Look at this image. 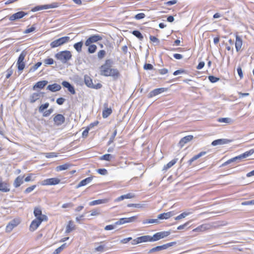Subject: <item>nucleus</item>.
Listing matches in <instances>:
<instances>
[{
    "label": "nucleus",
    "instance_id": "09e8293b",
    "mask_svg": "<svg viewBox=\"0 0 254 254\" xmlns=\"http://www.w3.org/2000/svg\"><path fill=\"white\" fill-rule=\"evenodd\" d=\"M105 55H106V52L104 50H100L98 53V55H97L98 58L99 59H102L105 57Z\"/></svg>",
    "mask_w": 254,
    "mask_h": 254
},
{
    "label": "nucleus",
    "instance_id": "ddd939ff",
    "mask_svg": "<svg viewBox=\"0 0 254 254\" xmlns=\"http://www.w3.org/2000/svg\"><path fill=\"white\" fill-rule=\"evenodd\" d=\"M9 185L8 183L3 182L1 178H0V191L3 192L9 191Z\"/></svg>",
    "mask_w": 254,
    "mask_h": 254
},
{
    "label": "nucleus",
    "instance_id": "0eeeda50",
    "mask_svg": "<svg viewBox=\"0 0 254 254\" xmlns=\"http://www.w3.org/2000/svg\"><path fill=\"white\" fill-rule=\"evenodd\" d=\"M176 244V242H172L169 243L164 244L161 246H156L151 249L148 252V254H152L154 252L161 251L167 249L170 247H172Z\"/></svg>",
    "mask_w": 254,
    "mask_h": 254
},
{
    "label": "nucleus",
    "instance_id": "7c9ffc66",
    "mask_svg": "<svg viewBox=\"0 0 254 254\" xmlns=\"http://www.w3.org/2000/svg\"><path fill=\"white\" fill-rule=\"evenodd\" d=\"M108 202V200L107 199H97L93 200L89 202V205L93 206L96 205H98L103 203H106Z\"/></svg>",
    "mask_w": 254,
    "mask_h": 254
},
{
    "label": "nucleus",
    "instance_id": "8fccbe9b",
    "mask_svg": "<svg viewBox=\"0 0 254 254\" xmlns=\"http://www.w3.org/2000/svg\"><path fill=\"white\" fill-rule=\"evenodd\" d=\"M208 79L210 80V81L212 83H215L218 81L219 80V78L218 77H216L215 76H214L213 75H210L208 76Z\"/></svg>",
    "mask_w": 254,
    "mask_h": 254
},
{
    "label": "nucleus",
    "instance_id": "423d86ee",
    "mask_svg": "<svg viewBox=\"0 0 254 254\" xmlns=\"http://www.w3.org/2000/svg\"><path fill=\"white\" fill-rule=\"evenodd\" d=\"M113 64V61L108 59L106 60L105 64L100 67V74L106 76V73H108L109 71L112 69L111 66Z\"/></svg>",
    "mask_w": 254,
    "mask_h": 254
},
{
    "label": "nucleus",
    "instance_id": "9d476101",
    "mask_svg": "<svg viewBox=\"0 0 254 254\" xmlns=\"http://www.w3.org/2000/svg\"><path fill=\"white\" fill-rule=\"evenodd\" d=\"M43 92H34L31 94L29 97V102L31 103H34L38 101L41 97L43 96Z\"/></svg>",
    "mask_w": 254,
    "mask_h": 254
},
{
    "label": "nucleus",
    "instance_id": "f704fd0d",
    "mask_svg": "<svg viewBox=\"0 0 254 254\" xmlns=\"http://www.w3.org/2000/svg\"><path fill=\"white\" fill-rule=\"evenodd\" d=\"M111 108H106L102 112V116L103 118H106L109 117L112 113Z\"/></svg>",
    "mask_w": 254,
    "mask_h": 254
},
{
    "label": "nucleus",
    "instance_id": "a19ab883",
    "mask_svg": "<svg viewBox=\"0 0 254 254\" xmlns=\"http://www.w3.org/2000/svg\"><path fill=\"white\" fill-rule=\"evenodd\" d=\"M42 65L41 62H38L35 64L33 66H32L30 69V71H35L37 70L41 65Z\"/></svg>",
    "mask_w": 254,
    "mask_h": 254
},
{
    "label": "nucleus",
    "instance_id": "a211bd4d",
    "mask_svg": "<svg viewBox=\"0 0 254 254\" xmlns=\"http://www.w3.org/2000/svg\"><path fill=\"white\" fill-rule=\"evenodd\" d=\"M165 90V88H159L155 89L154 90L150 92L148 95V97L149 98H152L161 93L164 92Z\"/></svg>",
    "mask_w": 254,
    "mask_h": 254
},
{
    "label": "nucleus",
    "instance_id": "a878e982",
    "mask_svg": "<svg viewBox=\"0 0 254 254\" xmlns=\"http://www.w3.org/2000/svg\"><path fill=\"white\" fill-rule=\"evenodd\" d=\"M47 89L52 92H56L59 91L61 89V86L60 85L54 83L51 85H49Z\"/></svg>",
    "mask_w": 254,
    "mask_h": 254
},
{
    "label": "nucleus",
    "instance_id": "79ce46f5",
    "mask_svg": "<svg viewBox=\"0 0 254 254\" xmlns=\"http://www.w3.org/2000/svg\"><path fill=\"white\" fill-rule=\"evenodd\" d=\"M49 106V103L48 102L41 105L39 107V112H43L45 109L48 108Z\"/></svg>",
    "mask_w": 254,
    "mask_h": 254
},
{
    "label": "nucleus",
    "instance_id": "de8ad7c7",
    "mask_svg": "<svg viewBox=\"0 0 254 254\" xmlns=\"http://www.w3.org/2000/svg\"><path fill=\"white\" fill-rule=\"evenodd\" d=\"M126 220V223H131L134 222L137 218V216H133L129 218H125Z\"/></svg>",
    "mask_w": 254,
    "mask_h": 254
},
{
    "label": "nucleus",
    "instance_id": "6e6d98bb",
    "mask_svg": "<svg viewBox=\"0 0 254 254\" xmlns=\"http://www.w3.org/2000/svg\"><path fill=\"white\" fill-rule=\"evenodd\" d=\"M117 129H115L110 138V140L108 142L109 144H111V143H112L113 142L114 139L117 135Z\"/></svg>",
    "mask_w": 254,
    "mask_h": 254
},
{
    "label": "nucleus",
    "instance_id": "c85d7f7f",
    "mask_svg": "<svg viewBox=\"0 0 254 254\" xmlns=\"http://www.w3.org/2000/svg\"><path fill=\"white\" fill-rule=\"evenodd\" d=\"M70 165L67 163L64 164V176L68 175H72L74 173L76 172V170L74 169H71V170H68L70 167Z\"/></svg>",
    "mask_w": 254,
    "mask_h": 254
},
{
    "label": "nucleus",
    "instance_id": "680f3d73",
    "mask_svg": "<svg viewBox=\"0 0 254 254\" xmlns=\"http://www.w3.org/2000/svg\"><path fill=\"white\" fill-rule=\"evenodd\" d=\"M242 205H254V199L250 200V201H244L242 203Z\"/></svg>",
    "mask_w": 254,
    "mask_h": 254
},
{
    "label": "nucleus",
    "instance_id": "603ef678",
    "mask_svg": "<svg viewBox=\"0 0 254 254\" xmlns=\"http://www.w3.org/2000/svg\"><path fill=\"white\" fill-rule=\"evenodd\" d=\"M125 218H122L119 219V221L115 222L116 225H122L126 223V220Z\"/></svg>",
    "mask_w": 254,
    "mask_h": 254
},
{
    "label": "nucleus",
    "instance_id": "4d7b16f0",
    "mask_svg": "<svg viewBox=\"0 0 254 254\" xmlns=\"http://www.w3.org/2000/svg\"><path fill=\"white\" fill-rule=\"evenodd\" d=\"M6 78L8 79L12 74V73H13V70L11 68H9L8 69L6 70Z\"/></svg>",
    "mask_w": 254,
    "mask_h": 254
},
{
    "label": "nucleus",
    "instance_id": "5fc2aeb1",
    "mask_svg": "<svg viewBox=\"0 0 254 254\" xmlns=\"http://www.w3.org/2000/svg\"><path fill=\"white\" fill-rule=\"evenodd\" d=\"M45 156L48 158H53L57 156V154L54 152L46 153H45Z\"/></svg>",
    "mask_w": 254,
    "mask_h": 254
},
{
    "label": "nucleus",
    "instance_id": "ea45409f",
    "mask_svg": "<svg viewBox=\"0 0 254 254\" xmlns=\"http://www.w3.org/2000/svg\"><path fill=\"white\" fill-rule=\"evenodd\" d=\"M89 47H88V51L89 53H91V54H92V53H94L95 52L96 49H97V47L95 45H89V46H88Z\"/></svg>",
    "mask_w": 254,
    "mask_h": 254
},
{
    "label": "nucleus",
    "instance_id": "20e7f679",
    "mask_svg": "<svg viewBox=\"0 0 254 254\" xmlns=\"http://www.w3.org/2000/svg\"><path fill=\"white\" fill-rule=\"evenodd\" d=\"M26 54L27 52L25 51H23L18 58L16 65L17 66V69L19 71H22L25 67V63L24 61Z\"/></svg>",
    "mask_w": 254,
    "mask_h": 254
},
{
    "label": "nucleus",
    "instance_id": "4468645a",
    "mask_svg": "<svg viewBox=\"0 0 254 254\" xmlns=\"http://www.w3.org/2000/svg\"><path fill=\"white\" fill-rule=\"evenodd\" d=\"M106 74V76H112L115 79L118 78L120 75V72L117 68L111 69Z\"/></svg>",
    "mask_w": 254,
    "mask_h": 254
},
{
    "label": "nucleus",
    "instance_id": "338daca9",
    "mask_svg": "<svg viewBox=\"0 0 254 254\" xmlns=\"http://www.w3.org/2000/svg\"><path fill=\"white\" fill-rule=\"evenodd\" d=\"M149 39L152 42L157 43V44L159 43V40L155 36H150Z\"/></svg>",
    "mask_w": 254,
    "mask_h": 254
},
{
    "label": "nucleus",
    "instance_id": "1a4fd4ad",
    "mask_svg": "<svg viewBox=\"0 0 254 254\" xmlns=\"http://www.w3.org/2000/svg\"><path fill=\"white\" fill-rule=\"evenodd\" d=\"M61 182V180L58 178L47 179L43 181L41 184L42 186L56 185Z\"/></svg>",
    "mask_w": 254,
    "mask_h": 254
},
{
    "label": "nucleus",
    "instance_id": "774afa93",
    "mask_svg": "<svg viewBox=\"0 0 254 254\" xmlns=\"http://www.w3.org/2000/svg\"><path fill=\"white\" fill-rule=\"evenodd\" d=\"M63 246L64 245H62L61 247L55 250L53 254H59L63 250Z\"/></svg>",
    "mask_w": 254,
    "mask_h": 254
},
{
    "label": "nucleus",
    "instance_id": "f03ea898",
    "mask_svg": "<svg viewBox=\"0 0 254 254\" xmlns=\"http://www.w3.org/2000/svg\"><path fill=\"white\" fill-rule=\"evenodd\" d=\"M225 224H219V222H212L210 223H205L198 226L196 228L192 230L194 232H202L205 231L210 230L212 228H216L221 226H224Z\"/></svg>",
    "mask_w": 254,
    "mask_h": 254
},
{
    "label": "nucleus",
    "instance_id": "b1692460",
    "mask_svg": "<svg viewBox=\"0 0 254 254\" xmlns=\"http://www.w3.org/2000/svg\"><path fill=\"white\" fill-rule=\"evenodd\" d=\"M230 141L227 139H218L213 141L211 143L212 146L222 145L229 143Z\"/></svg>",
    "mask_w": 254,
    "mask_h": 254
},
{
    "label": "nucleus",
    "instance_id": "0e129e2a",
    "mask_svg": "<svg viewBox=\"0 0 254 254\" xmlns=\"http://www.w3.org/2000/svg\"><path fill=\"white\" fill-rule=\"evenodd\" d=\"M35 30V27L33 26L31 27L30 28H27L25 30L24 33L25 34H28V33H31L32 32H33Z\"/></svg>",
    "mask_w": 254,
    "mask_h": 254
},
{
    "label": "nucleus",
    "instance_id": "052dcab7",
    "mask_svg": "<svg viewBox=\"0 0 254 254\" xmlns=\"http://www.w3.org/2000/svg\"><path fill=\"white\" fill-rule=\"evenodd\" d=\"M127 206L128 207L140 208L142 207V205L140 204L129 203L127 205Z\"/></svg>",
    "mask_w": 254,
    "mask_h": 254
},
{
    "label": "nucleus",
    "instance_id": "864d4df0",
    "mask_svg": "<svg viewBox=\"0 0 254 254\" xmlns=\"http://www.w3.org/2000/svg\"><path fill=\"white\" fill-rule=\"evenodd\" d=\"M57 60H62L64 59V51H61L57 53L55 56Z\"/></svg>",
    "mask_w": 254,
    "mask_h": 254
},
{
    "label": "nucleus",
    "instance_id": "5701e85b",
    "mask_svg": "<svg viewBox=\"0 0 254 254\" xmlns=\"http://www.w3.org/2000/svg\"><path fill=\"white\" fill-rule=\"evenodd\" d=\"M64 44V37L60 38L51 43V48H54L61 46Z\"/></svg>",
    "mask_w": 254,
    "mask_h": 254
},
{
    "label": "nucleus",
    "instance_id": "72a5a7b5",
    "mask_svg": "<svg viewBox=\"0 0 254 254\" xmlns=\"http://www.w3.org/2000/svg\"><path fill=\"white\" fill-rule=\"evenodd\" d=\"M178 160V159H174L169 162L168 163H167L166 165H164L163 168V170L167 171L168 169L170 168L171 167H172L174 165H175L177 161Z\"/></svg>",
    "mask_w": 254,
    "mask_h": 254
},
{
    "label": "nucleus",
    "instance_id": "13d9d810",
    "mask_svg": "<svg viewBox=\"0 0 254 254\" xmlns=\"http://www.w3.org/2000/svg\"><path fill=\"white\" fill-rule=\"evenodd\" d=\"M145 16V15L144 13H140L137 14L135 16V18L136 19L139 20V19H142V18H144Z\"/></svg>",
    "mask_w": 254,
    "mask_h": 254
},
{
    "label": "nucleus",
    "instance_id": "4be33fe9",
    "mask_svg": "<svg viewBox=\"0 0 254 254\" xmlns=\"http://www.w3.org/2000/svg\"><path fill=\"white\" fill-rule=\"evenodd\" d=\"M92 177L86 178V179L80 181L79 183L76 186V188L78 189L81 187L86 186L88 184L90 183L92 181Z\"/></svg>",
    "mask_w": 254,
    "mask_h": 254
},
{
    "label": "nucleus",
    "instance_id": "a18cd8bd",
    "mask_svg": "<svg viewBox=\"0 0 254 254\" xmlns=\"http://www.w3.org/2000/svg\"><path fill=\"white\" fill-rule=\"evenodd\" d=\"M71 58V54L68 51H64V63Z\"/></svg>",
    "mask_w": 254,
    "mask_h": 254
},
{
    "label": "nucleus",
    "instance_id": "cd10ccee",
    "mask_svg": "<svg viewBox=\"0 0 254 254\" xmlns=\"http://www.w3.org/2000/svg\"><path fill=\"white\" fill-rule=\"evenodd\" d=\"M206 154V151H202L199 153L198 154L194 155L193 157H192L188 161L189 165H191V163L195 160L199 158L200 157L204 156Z\"/></svg>",
    "mask_w": 254,
    "mask_h": 254
},
{
    "label": "nucleus",
    "instance_id": "bf43d9fd",
    "mask_svg": "<svg viewBox=\"0 0 254 254\" xmlns=\"http://www.w3.org/2000/svg\"><path fill=\"white\" fill-rule=\"evenodd\" d=\"M44 63L46 64H54V60L52 58L46 59L44 60Z\"/></svg>",
    "mask_w": 254,
    "mask_h": 254
},
{
    "label": "nucleus",
    "instance_id": "f3484780",
    "mask_svg": "<svg viewBox=\"0 0 254 254\" xmlns=\"http://www.w3.org/2000/svg\"><path fill=\"white\" fill-rule=\"evenodd\" d=\"M75 228L76 226L74 223V222L70 220L68 222V223L66 226L65 233L68 234L74 231Z\"/></svg>",
    "mask_w": 254,
    "mask_h": 254
},
{
    "label": "nucleus",
    "instance_id": "e2e57ef3",
    "mask_svg": "<svg viewBox=\"0 0 254 254\" xmlns=\"http://www.w3.org/2000/svg\"><path fill=\"white\" fill-rule=\"evenodd\" d=\"M144 69L146 70H151L153 68V66L151 64H145L144 65Z\"/></svg>",
    "mask_w": 254,
    "mask_h": 254
},
{
    "label": "nucleus",
    "instance_id": "aec40b11",
    "mask_svg": "<svg viewBox=\"0 0 254 254\" xmlns=\"http://www.w3.org/2000/svg\"><path fill=\"white\" fill-rule=\"evenodd\" d=\"M24 176H18L17 177L13 182V186L15 188L20 187L23 183Z\"/></svg>",
    "mask_w": 254,
    "mask_h": 254
},
{
    "label": "nucleus",
    "instance_id": "bb28decb",
    "mask_svg": "<svg viewBox=\"0 0 254 254\" xmlns=\"http://www.w3.org/2000/svg\"><path fill=\"white\" fill-rule=\"evenodd\" d=\"M137 242L139 243L146 242H152L151 236L145 235L137 238Z\"/></svg>",
    "mask_w": 254,
    "mask_h": 254
},
{
    "label": "nucleus",
    "instance_id": "58836bf2",
    "mask_svg": "<svg viewBox=\"0 0 254 254\" xmlns=\"http://www.w3.org/2000/svg\"><path fill=\"white\" fill-rule=\"evenodd\" d=\"M217 121L219 123H230L232 120L229 118H219Z\"/></svg>",
    "mask_w": 254,
    "mask_h": 254
},
{
    "label": "nucleus",
    "instance_id": "e433bc0d",
    "mask_svg": "<svg viewBox=\"0 0 254 254\" xmlns=\"http://www.w3.org/2000/svg\"><path fill=\"white\" fill-rule=\"evenodd\" d=\"M82 45H83L82 42H77V43H75L73 45V47L78 52H80L81 51Z\"/></svg>",
    "mask_w": 254,
    "mask_h": 254
},
{
    "label": "nucleus",
    "instance_id": "c9c22d12",
    "mask_svg": "<svg viewBox=\"0 0 254 254\" xmlns=\"http://www.w3.org/2000/svg\"><path fill=\"white\" fill-rule=\"evenodd\" d=\"M159 219L158 218L157 219H146L143 221V224H145L147 223H159Z\"/></svg>",
    "mask_w": 254,
    "mask_h": 254
},
{
    "label": "nucleus",
    "instance_id": "dca6fc26",
    "mask_svg": "<svg viewBox=\"0 0 254 254\" xmlns=\"http://www.w3.org/2000/svg\"><path fill=\"white\" fill-rule=\"evenodd\" d=\"M48 83V81L46 80H42L38 81L34 85V86H33V89H42L47 85Z\"/></svg>",
    "mask_w": 254,
    "mask_h": 254
},
{
    "label": "nucleus",
    "instance_id": "9b49d317",
    "mask_svg": "<svg viewBox=\"0 0 254 254\" xmlns=\"http://www.w3.org/2000/svg\"><path fill=\"white\" fill-rule=\"evenodd\" d=\"M102 39V37L99 35H94L88 38L85 42L86 46H89L92 43L96 42Z\"/></svg>",
    "mask_w": 254,
    "mask_h": 254
},
{
    "label": "nucleus",
    "instance_id": "6ab92c4d",
    "mask_svg": "<svg viewBox=\"0 0 254 254\" xmlns=\"http://www.w3.org/2000/svg\"><path fill=\"white\" fill-rule=\"evenodd\" d=\"M55 125L59 126L64 123V116L61 114H57L54 118Z\"/></svg>",
    "mask_w": 254,
    "mask_h": 254
},
{
    "label": "nucleus",
    "instance_id": "3c124183",
    "mask_svg": "<svg viewBox=\"0 0 254 254\" xmlns=\"http://www.w3.org/2000/svg\"><path fill=\"white\" fill-rule=\"evenodd\" d=\"M97 172L100 175H106L108 174V171L106 169H99Z\"/></svg>",
    "mask_w": 254,
    "mask_h": 254
},
{
    "label": "nucleus",
    "instance_id": "412c9836",
    "mask_svg": "<svg viewBox=\"0 0 254 254\" xmlns=\"http://www.w3.org/2000/svg\"><path fill=\"white\" fill-rule=\"evenodd\" d=\"M243 40L242 38L238 35L236 36L235 47L237 52H239L242 46Z\"/></svg>",
    "mask_w": 254,
    "mask_h": 254
},
{
    "label": "nucleus",
    "instance_id": "c03bdc74",
    "mask_svg": "<svg viewBox=\"0 0 254 254\" xmlns=\"http://www.w3.org/2000/svg\"><path fill=\"white\" fill-rule=\"evenodd\" d=\"M112 156L110 154H106L100 157V159L102 160L110 161L111 160Z\"/></svg>",
    "mask_w": 254,
    "mask_h": 254
},
{
    "label": "nucleus",
    "instance_id": "c756f323",
    "mask_svg": "<svg viewBox=\"0 0 254 254\" xmlns=\"http://www.w3.org/2000/svg\"><path fill=\"white\" fill-rule=\"evenodd\" d=\"M84 83L87 86H88L89 88H91V87H93V83L92 82V80L90 76H89L87 75H85L84 76Z\"/></svg>",
    "mask_w": 254,
    "mask_h": 254
},
{
    "label": "nucleus",
    "instance_id": "49530a36",
    "mask_svg": "<svg viewBox=\"0 0 254 254\" xmlns=\"http://www.w3.org/2000/svg\"><path fill=\"white\" fill-rule=\"evenodd\" d=\"M36 185H32L29 187H28L24 190V193L27 194L31 192L36 188Z\"/></svg>",
    "mask_w": 254,
    "mask_h": 254
},
{
    "label": "nucleus",
    "instance_id": "f8f14e48",
    "mask_svg": "<svg viewBox=\"0 0 254 254\" xmlns=\"http://www.w3.org/2000/svg\"><path fill=\"white\" fill-rule=\"evenodd\" d=\"M26 15L27 13L24 11H19L11 15L9 17V19L10 21H14L16 19H21Z\"/></svg>",
    "mask_w": 254,
    "mask_h": 254
},
{
    "label": "nucleus",
    "instance_id": "7ed1b4c3",
    "mask_svg": "<svg viewBox=\"0 0 254 254\" xmlns=\"http://www.w3.org/2000/svg\"><path fill=\"white\" fill-rule=\"evenodd\" d=\"M253 153H254V149H252L248 151L245 152V153L238 155L237 156H236L235 157H233L225 162H224L223 164H222V166H225L226 165H227L232 162H235V161H239L241 160L242 159H245L251 155H252Z\"/></svg>",
    "mask_w": 254,
    "mask_h": 254
},
{
    "label": "nucleus",
    "instance_id": "6e6552de",
    "mask_svg": "<svg viewBox=\"0 0 254 254\" xmlns=\"http://www.w3.org/2000/svg\"><path fill=\"white\" fill-rule=\"evenodd\" d=\"M170 231H161L157 232L154 234L152 236H151V241H157L160 239H163L168 236L169 235H170Z\"/></svg>",
    "mask_w": 254,
    "mask_h": 254
},
{
    "label": "nucleus",
    "instance_id": "2eb2a0df",
    "mask_svg": "<svg viewBox=\"0 0 254 254\" xmlns=\"http://www.w3.org/2000/svg\"><path fill=\"white\" fill-rule=\"evenodd\" d=\"M193 138V136L191 135H187L182 138L179 143L181 148H182L186 143L190 141Z\"/></svg>",
    "mask_w": 254,
    "mask_h": 254
},
{
    "label": "nucleus",
    "instance_id": "473e14b6",
    "mask_svg": "<svg viewBox=\"0 0 254 254\" xmlns=\"http://www.w3.org/2000/svg\"><path fill=\"white\" fill-rule=\"evenodd\" d=\"M53 6H52L50 5H40L34 7L32 9V11H37L39 10H41L42 9H46L50 8H52Z\"/></svg>",
    "mask_w": 254,
    "mask_h": 254
},
{
    "label": "nucleus",
    "instance_id": "69168bd1",
    "mask_svg": "<svg viewBox=\"0 0 254 254\" xmlns=\"http://www.w3.org/2000/svg\"><path fill=\"white\" fill-rule=\"evenodd\" d=\"M105 246L103 245H100L95 249V251L103 252L104 251Z\"/></svg>",
    "mask_w": 254,
    "mask_h": 254
},
{
    "label": "nucleus",
    "instance_id": "393cba45",
    "mask_svg": "<svg viewBox=\"0 0 254 254\" xmlns=\"http://www.w3.org/2000/svg\"><path fill=\"white\" fill-rule=\"evenodd\" d=\"M174 215L173 212L170 211L166 213L160 214L158 215L157 218L159 219H167Z\"/></svg>",
    "mask_w": 254,
    "mask_h": 254
},
{
    "label": "nucleus",
    "instance_id": "4c0bfd02",
    "mask_svg": "<svg viewBox=\"0 0 254 254\" xmlns=\"http://www.w3.org/2000/svg\"><path fill=\"white\" fill-rule=\"evenodd\" d=\"M132 34L138 38L140 40H142L143 39V37L142 34L138 30H134L132 32Z\"/></svg>",
    "mask_w": 254,
    "mask_h": 254
},
{
    "label": "nucleus",
    "instance_id": "2f4dec72",
    "mask_svg": "<svg viewBox=\"0 0 254 254\" xmlns=\"http://www.w3.org/2000/svg\"><path fill=\"white\" fill-rule=\"evenodd\" d=\"M64 87L67 88L68 91L71 94H75V91L74 87L71 85L69 82L64 81Z\"/></svg>",
    "mask_w": 254,
    "mask_h": 254
},
{
    "label": "nucleus",
    "instance_id": "39448f33",
    "mask_svg": "<svg viewBox=\"0 0 254 254\" xmlns=\"http://www.w3.org/2000/svg\"><path fill=\"white\" fill-rule=\"evenodd\" d=\"M21 222L19 218H16L8 223L5 227V231L6 233H10L14 228L16 227Z\"/></svg>",
    "mask_w": 254,
    "mask_h": 254
},
{
    "label": "nucleus",
    "instance_id": "f257e3e1",
    "mask_svg": "<svg viewBox=\"0 0 254 254\" xmlns=\"http://www.w3.org/2000/svg\"><path fill=\"white\" fill-rule=\"evenodd\" d=\"M33 213L35 219L31 222L29 226V230L32 232L36 230L42 222H46L48 220L47 216L42 214V210L40 207H35Z\"/></svg>",
    "mask_w": 254,
    "mask_h": 254
},
{
    "label": "nucleus",
    "instance_id": "37998d69",
    "mask_svg": "<svg viewBox=\"0 0 254 254\" xmlns=\"http://www.w3.org/2000/svg\"><path fill=\"white\" fill-rule=\"evenodd\" d=\"M189 214H190V213L183 212V213H181V214H180L179 215H178L177 217H176L175 218V219L176 220H180V219H181L182 218H185L186 216L189 215Z\"/></svg>",
    "mask_w": 254,
    "mask_h": 254
}]
</instances>
